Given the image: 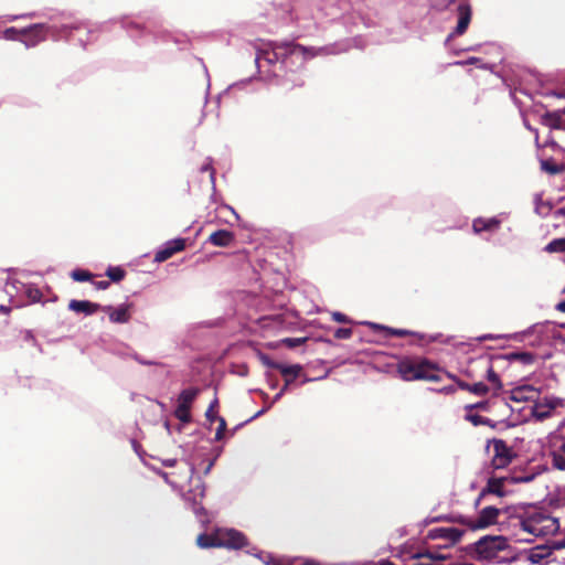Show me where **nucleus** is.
Here are the masks:
<instances>
[{
    "mask_svg": "<svg viewBox=\"0 0 565 565\" xmlns=\"http://www.w3.org/2000/svg\"><path fill=\"white\" fill-rule=\"evenodd\" d=\"M255 49L257 63L266 62L269 65H274L279 62L284 66L287 65V61L290 57H301L302 62H305L308 58L322 54L324 51L323 49L312 46L307 47L294 41H270L256 45Z\"/></svg>",
    "mask_w": 565,
    "mask_h": 565,
    "instance_id": "obj_1",
    "label": "nucleus"
},
{
    "mask_svg": "<svg viewBox=\"0 0 565 565\" xmlns=\"http://www.w3.org/2000/svg\"><path fill=\"white\" fill-rule=\"evenodd\" d=\"M514 526L520 527L524 536L519 541L531 542L534 537L547 536L559 530L558 520L544 511H534L515 518Z\"/></svg>",
    "mask_w": 565,
    "mask_h": 565,
    "instance_id": "obj_2",
    "label": "nucleus"
},
{
    "mask_svg": "<svg viewBox=\"0 0 565 565\" xmlns=\"http://www.w3.org/2000/svg\"><path fill=\"white\" fill-rule=\"evenodd\" d=\"M397 372L404 381L439 382L438 367L426 359H403L397 363Z\"/></svg>",
    "mask_w": 565,
    "mask_h": 565,
    "instance_id": "obj_3",
    "label": "nucleus"
},
{
    "mask_svg": "<svg viewBox=\"0 0 565 565\" xmlns=\"http://www.w3.org/2000/svg\"><path fill=\"white\" fill-rule=\"evenodd\" d=\"M508 547V540L502 535H486L470 544L466 551L476 561H492Z\"/></svg>",
    "mask_w": 565,
    "mask_h": 565,
    "instance_id": "obj_4",
    "label": "nucleus"
},
{
    "mask_svg": "<svg viewBox=\"0 0 565 565\" xmlns=\"http://www.w3.org/2000/svg\"><path fill=\"white\" fill-rule=\"evenodd\" d=\"M500 513V509L493 505H489L483 508L479 512L478 516L475 519L470 516L460 515L457 518L456 521L459 522L460 524L466 525L468 529L472 531L482 530L495 524L498 522Z\"/></svg>",
    "mask_w": 565,
    "mask_h": 565,
    "instance_id": "obj_5",
    "label": "nucleus"
},
{
    "mask_svg": "<svg viewBox=\"0 0 565 565\" xmlns=\"http://www.w3.org/2000/svg\"><path fill=\"white\" fill-rule=\"evenodd\" d=\"M201 388L199 387H189L180 392L178 395L177 402L178 405L173 412V415L177 419H179L183 424H189L192 422L191 408L192 404L200 395Z\"/></svg>",
    "mask_w": 565,
    "mask_h": 565,
    "instance_id": "obj_6",
    "label": "nucleus"
},
{
    "mask_svg": "<svg viewBox=\"0 0 565 565\" xmlns=\"http://www.w3.org/2000/svg\"><path fill=\"white\" fill-rule=\"evenodd\" d=\"M278 85L285 96L290 98H297L306 87V78L303 72L299 71H286L285 74L279 78Z\"/></svg>",
    "mask_w": 565,
    "mask_h": 565,
    "instance_id": "obj_7",
    "label": "nucleus"
},
{
    "mask_svg": "<svg viewBox=\"0 0 565 565\" xmlns=\"http://www.w3.org/2000/svg\"><path fill=\"white\" fill-rule=\"evenodd\" d=\"M493 456L491 467L494 470L507 468L515 458L516 454L503 439H493Z\"/></svg>",
    "mask_w": 565,
    "mask_h": 565,
    "instance_id": "obj_8",
    "label": "nucleus"
},
{
    "mask_svg": "<svg viewBox=\"0 0 565 565\" xmlns=\"http://www.w3.org/2000/svg\"><path fill=\"white\" fill-rule=\"evenodd\" d=\"M220 547L239 550L248 545L247 537L234 529L217 530Z\"/></svg>",
    "mask_w": 565,
    "mask_h": 565,
    "instance_id": "obj_9",
    "label": "nucleus"
},
{
    "mask_svg": "<svg viewBox=\"0 0 565 565\" xmlns=\"http://www.w3.org/2000/svg\"><path fill=\"white\" fill-rule=\"evenodd\" d=\"M49 28L43 23H35L22 29V42L26 47H34L45 41Z\"/></svg>",
    "mask_w": 565,
    "mask_h": 565,
    "instance_id": "obj_10",
    "label": "nucleus"
},
{
    "mask_svg": "<svg viewBox=\"0 0 565 565\" xmlns=\"http://www.w3.org/2000/svg\"><path fill=\"white\" fill-rule=\"evenodd\" d=\"M131 303H124L119 307L105 306L102 308L108 315L113 323H127L131 319Z\"/></svg>",
    "mask_w": 565,
    "mask_h": 565,
    "instance_id": "obj_11",
    "label": "nucleus"
},
{
    "mask_svg": "<svg viewBox=\"0 0 565 565\" xmlns=\"http://www.w3.org/2000/svg\"><path fill=\"white\" fill-rule=\"evenodd\" d=\"M457 13L458 22L454 32L451 33L452 36L462 35L467 31L472 17L471 6L469 3H460L457 8Z\"/></svg>",
    "mask_w": 565,
    "mask_h": 565,
    "instance_id": "obj_12",
    "label": "nucleus"
},
{
    "mask_svg": "<svg viewBox=\"0 0 565 565\" xmlns=\"http://www.w3.org/2000/svg\"><path fill=\"white\" fill-rule=\"evenodd\" d=\"M463 533L465 531L457 527H436L429 530L427 536L431 540L441 539L451 544H455L460 541Z\"/></svg>",
    "mask_w": 565,
    "mask_h": 565,
    "instance_id": "obj_13",
    "label": "nucleus"
},
{
    "mask_svg": "<svg viewBox=\"0 0 565 565\" xmlns=\"http://www.w3.org/2000/svg\"><path fill=\"white\" fill-rule=\"evenodd\" d=\"M185 248V239L177 238L169 241L161 249L154 255V260L162 263L171 258L175 253H179Z\"/></svg>",
    "mask_w": 565,
    "mask_h": 565,
    "instance_id": "obj_14",
    "label": "nucleus"
},
{
    "mask_svg": "<svg viewBox=\"0 0 565 565\" xmlns=\"http://www.w3.org/2000/svg\"><path fill=\"white\" fill-rule=\"evenodd\" d=\"M557 401L545 398L543 402H537L534 404L532 408V415L536 420L543 422L552 416L553 411L557 407Z\"/></svg>",
    "mask_w": 565,
    "mask_h": 565,
    "instance_id": "obj_15",
    "label": "nucleus"
},
{
    "mask_svg": "<svg viewBox=\"0 0 565 565\" xmlns=\"http://www.w3.org/2000/svg\"><path fill=\"white\" fill-rule=\"evenodd\" d=\"M260 360H262L264 365H266V366H268L270 369L278 370L281 373L282 376L292 375L294 377H298V375L302 371V366L299 365V364L284 365L281 363H278V362H275V361L270 360V358L268 355H265V354H263L260 356Z\"/></svg>",
    "mask_w": 565,
    "mask_h": 565,
    "instance_id": "obj_16",
    "label": "nucleus"
},
{
    "mask_svg": "<svg viewBox=\"0 0 565 565\" xmlns=\"http://www.w3.org/2000/svg\"><path fill=\"white\" fill-rule=\"evenodd\" d=\"M206 242L216 247H230L235 242V234L228 230H217L209 235Z\"/></svg>",
    "mask_w": 565,
    "mask_h": 565,
    "instance_id": "obj_17",
    "label": "nucleus"
},
{
    "mask_svg": "<svg viewBox=\"0 0 565 565\" xmlns=\"http://www.w3.org/2000/svg\"><path fill=\"white\" fill-rule=\"evenodd\" d=\"M507 480V477L489 478L486 488H483L479 494L478 502L487 494H495L498 497H503L505 493L503 487Z\"/></svg>",
    "mask_w": 565,
    "mask_h": 565,
    "instance_id": "obj_18",
    "label": "nucleus"
},
{
    "mask_svg": "<svg viewBox=\"0 0 565 565\" xmlns=\"http://www.w3.org/2000/svg\"><path fill=\"white\" fill-rule=\"evenodd\" d=\"M103 307L100 305L88 301V300H76L72 299L68 302V309L76 313H84L86 316H92L100 310Z\"/></svg>",
    "mask_w": 565,
    "mask_h": 565,
    "instance_id": "obj_19",
    "label": "nucleus"
},
{
    "mask_svg": "<svg viewBox=\"0 0 565 565\" xmlns=\"http://www.w3.org/2000/svg\"><path fill=\"white\" fill-rule=\"evenodd\" d=\"M447 375H448V377H450L451 380H454L457 383L459 388H461L463 391H468L475 395L483 396L489 392V387L482 382L469 384L467 382L459 380L455 375H451L450 373H447Z\"/></svg>",
    "mask_w": 565,
    "mask_h": 565,
    "instance_id": "obj_20",
    "label": "nucleus"
},
{
    "mask_svg": "<svg viewBox=\"0 0 565 565\" xmlns=\"http://www.w3.org/2000/svg\"><path fill=\"white\" fill-rule=\"evenodd\" d=\"M539 395V391L532 385H522L511 392V399L514 402H526Z\"/></svg>",
    "mask_w": 565,
    "mask_h": 565,
    "instance_id": "obj_21",
    "label": "nucleus"
},
{
    "mask_svg": "<svg viewBox=\"0 0 565 565\" xmlns=\"http://www.w3.org/2000/svg\"><path fill=\"white\" fill-rule=\"evenodd\" d=\"M552 550L546 545H539L531 548L527 553V561L532 564H541L545 558L550 557Z\"/></svg>",
    "mask_w": 565,
    "mask_h": 565,
    "instance_id": "obj_22",
    "label": "nucleus"
},
{
    "mask_svg": "<svg viewBox=\"0 0 565 565\" xmlns=\"http://www.w3.org/2000/svg\"><path fill=\"white\" fill-rule=\"evenodd\" d=\"M551 457L554 468L558 470H565V439L561 446L552 450Z\"/></svg>",
    "mask_w": 565,
    "mask_h": 565,
    "instance_id": "obj_23",
    "label": "nucleus"
},
{
    "mask_svg": "<svg viewBox=\"0 0 565 565\" xmlns=\"http://www.w3.org/2000/svg\"><path fill=\"white\" fill-rule=\"evenodd\" d=\"M196 544L201 548L220 547L217 531L214 534L202 533L196 537Z\"/></svg>",
    "mask_w": 565,
    "mask_h": 565,
    "instance_id": "obj_24",
    "label": "nucleus"
},
{
    "mask_svg": "<svg viewBox=\"0 0 565 565\" xmlns=\"http://www.w3.org/2000/svg\"><path fill=\"white\" fill-rule=\"evenodd\" d=\"M542 124L551 129H563L564 120L559 113H546L542 116Z\"/></svg>",
    "mask_w": 565,
    "mask_h": 565,
    "instance_id": "obj_25",
    "label": "nucleus"
},
{
    "mask_svg": "<svg viewBox=\"0 0 565 565\" xmlns=\"http://www.w3.org/2000/svg\"><path fill=\"white\" fill-rule=\"evenodd\" d=\"M367 324L374 330H381L382 332H384V334L386 337L404 338V337L412 334L411 331L405 330V329H393V328L384 327V326L373 323V322H369Z\"/></svg>",
    "mask_w": 565,
    "mask_h": 565,
    "instance_id": "obj_26",
    "label": "nucleus"
},
{
    "mask_svg": "<svg viewBox=\"0 0 565 565\" xmlns=\"http://www.w3.org/2000/svg\"><path fill=\"white\" fill-rule=\"evenodd\" d=\"M499 221L495 218L484 220V218H476L472 223V228L475 233H481L483 231H491L499 226Z\"/></svg>",
    "mask_w": 565,
    "mask_h": 565,
    "instance_id": "obj_27",
    "label": "nucleus"
},
{
    "mask_svg": "<svg viewBox=\"0 0 565 565\" xmlns=\"http://www.w3.org/2000/svg\"><path fill=\"white\" fill-rule=\"evenodd\" d=\"M465 419L467 422H470L473 426H490V427H494V424L492 423V420L488 417H483L481 415H478V414H472L471 412H467V414L465 415Z\"/></svg>",
    "mask_w": 565,
    "mask_h": 565,
    "instance_id": "obj_28",
    "label": "nucleus"
},
{
    "mask_svg": "<svg viewBox=\"0 0 565 565\" xmlns=\"http://www.w3.org/2000/svg\"><path fill=\"white\" fill-rule=\"evenodd\" d=\"M510 361H519L522 364H532L534 362V354L531 352H512L508 355Z\"/></svg>",
    "mask_w": 565,
    "mask_h": 565,
    "instance_id": "obj_29",
    "label": "nucleus"
},
{
    "mask_svg": "<svg viewBox=\"0 0 565 565\" xmlns=\"http://www.w3.org/2000/svg\"><path fill=\"white\" fill-rule=\"evenodd\" d=\"M415 559H429L430 563H441L447 557L440 553L435 552H425V553H417L413 556Z\"/></svg>",
    "mask_w": 565,
    "mask_h": 565,
    "instance_id": "obj_30",
    "label": "nucleus"
},
{
    "mask_svg": "<svg viewBox=\"0 0 565 565\" xmlns=\"http://www.w3.org/2000/svg\"><path fill=\"white\" fill-rule=\"evenodd\" d=\"M541 168L543 171L550 174H558L565 170V168L562 164H557L553 160H543L541 162Z\"/></svg>",
    "mask_w": 565,
    "mask_h": 565,
    "instance_id": "obj_31",
    "label": "nucleus"
},
{
    "mask_svg": "<svg viewBox=\"0 0 565 565\" xmlns=\"http://www.w3.org/2000/svg\"><path fill=\"white\" fill-rule=\"evenodd\" d=\"M547 253H564L565 252V237L555 238L551 241L544 248Z\"/></svg>",
    "mask_w": 565,
    "mask_h": 565,
    "instance_id": "obj_32",
    "label": "nucleus"
},
{
    "mask_svg": "<svg viewBox=\"0 0 565 565\" xmlns=\"http://www.w3.org/2000/svg\"><path fill=\"white\" fill-rule=\"evenodd\" d=\"M106 276L114 282H119L126 277V271L121 267H108Z\"/></svg>",
    "mask_w": 565,
    "mask_h": 565,
    "instance_id": "obj_33",
    "label": "nucleus"
},
{
    "mask_svg": "<svg viewBox=\"0 0 565 565\" xmlns=\"http://www.w3.org/2000/svg\"><path fill=\"white\" fill-rule=\"evenodd\" d=\"M71 277L75 280V281H89L93 279L94 275L88 271V270H85V269H74L72 273H71Z\"/></svg>",
    "mask_w": 565,
    "mask_h": 565,
    "instance_id": "obj_34",
    "label": "nucleus"
},
{
    "mask_svg": "<svg viewBox=\"0 0 565 565\" xmlns=\"http://www.w3.org/2000/svg\"><path fill=\"white\" fill-rule=\"evenodd\" d=\"M4 39L11 40V41H20L22 38V29L18 30L15 28H8L3 32Z\"/></svg>",
    "mask_w": 565,
    "mask_h": 565,
    "instance_id": "obj_35",
    "label": "nucleus"
},
{
    "mask_svg": "<svg viewBox=\"0 0 565 565\" xmlns=\"http://www.w3.org/2000/svg\"><path fill=\"white\" fill-rule=\"evenodd\" d=\"M218 406L217 398L210 404L209 408L205 412V417L210 423L215 422L220 416L216 415L215 408Z\"/></svg>",
    "mask_w": 565,
    "mask_h": 565,
    "instance_id": "obj_36",
    "label": "nucleus"
},
{
    "mask_svg": "<svg viewBox=\"0 0 565 565\" xmlns=\"http://www.w3.org/2000/svg\"><path fill=\"white\" fill-rule=\"evenodd\" d=\"M216 420L218 422V427L215 433V440L220 441L226 431V422L223 417H218Z\"/></svg>",
    "mask_w": 565,
    "mask_h": 565,
    "instance_id": "obj_37",
    "label": "nucleus"
},
{
    "mask_svg": "<svg viewBox=\"0 0 565 565\" xmlns=\"http://www.w3.org/2000/svg\"><path fill=\"white\" fill-rule=\"evenodd\" d=\"M487 377H488L489 382H491V383L494 385V387H495L497 390H501L502 384H501L500 377H499V375L493 371V369H492V367H489Z\"/></svg>",
    "mask_w": 565,
    "mask_h": 565,
    "instance_id": "obj_38",
    "label": "nucleus"
},
{
    "mask_svg": "<svg viewBox=\"0 0 565 565\" xmlns=\"http://www.w3.org/2000/svg\"><path fill=\"white\" fill-rule=\"evenodd\" d=\"M465 409L467 412H471L472 409H481V411H489V402L488 401H481L475 404H469L465 406Z\"/></svg>",
    "mask_w": 565,
    "mask_h": 565,
    "instance_id": "obj_39",
    "label": "nucleus"
},
{
    "mask_svg": "<svg viewBox=\"0 0 565 565\" xmlns=\"http://www.w3.org/2000/svg\"><path fill=\"white\" fill-rule=\"evenodd\" d=\"M333 335L335 339H349L352 335V329L351 328H338L334 331Z\"/></svg>",
    "mask_w": 565,
    "mask_h": 565,
    "instance_id": "obj_40",
    "label": "nucleus"
},
{
    "mask_svg": "<svg viewBox=\"0 0 565 565\" xmlns=\"http://www.w3.org/2000/svg\"><path fill=\"white\" fill-rule=\"evenodd\" d=\"M305 341H306L305 338H287L282 342L288 348H297V347L301 345Z\"/></svg>",
    "mask_w": 565,
    "mask_h": 565,
    "instance_id": "obj_41",
    "label": "nucleus"
},
{
    "mask_svg": "<svg viewBox=\"0 0 565 565\" xmlns=\"http://www.w3.org/2000/svg\"><path fill=\"white\" fill-rule=\"evenodd\" d=\"M332 319L337 322H340V323H349L351 322V320L349 319L348 316H345L344 313L342 312H333L332 313Z\"/></svg>",
    "mask_w": 565,
    "mask_h": 565,
    "instance_id": "obj_42",
    "label": "nucleus"
},
{
    "mask_svg": "<svg viewBox=\"0 0 565 565\" xmlns=\"http://www.w3.org/2000/svg\"><path fill=\"white\" fill-rule=\"evenodd\" d=\"M201 172H210V178H211V181L213 182L214 181V169L213 167L211 166V162H206L204 163L202 167H201Z\"/></svg>",
    "mask_w": 565,
    "mask_h": 565,
    "instance_id": "obj_43",
    "label": "nucleus"
},
{
    "mask_svg": "<svg viewBox=\"0 0 565 565\" xmlns=\"http://www.w3.org/2000/svg\"><path fill=\"white\" fill-rule=\"evenodd\" d=\"M96 289L105 290L110 286V282L108 280H99L93 282Z\"/></svg>",
    "mask_w": 565,
    "mask_h": 565,
    "instance_id": "obj_44",
    "label": "nucleus"
},
{
    "mask_svg": "<svg viewBox=\"0 0 565 565\" xmlns=\"http://www.w3.org/2000/svg\"><path fill=\"white\" fill-rule=\"evenodd\" d=\"M288 386H286V384L282 386V388L280 390L279 393L276 394L274 401H278L284 394L285 392L287 391Z\"/></svg>",
    "mask_w": 565,
    "mask_h": 565,
    "instance_id": "obj_45",
    "label": "nucleus"
},
{
    "mask_svg": "<svg viewBox=\"0 0 565 565\" xmlns=\"http://www.w3.org/2000/svg\"><path fill=\"white\" fill-rule=\"evenodd\" d=\"M175 463H177V459H167V460L163 461V465L166 467H174Z\"/></svg>",
    "mask_w": 565,
    "mask_h": 565,
    "instance_id": "obj_46",
    "label": "nucleus"
},
{
    "mask_svg": "<svg viewBox=\"0 0 565 565\" xmlns=\"http://www.w3.org/2000/svg\"><path fill=\"white\" fill-rule=\"evenodd\" d=\"M375 565H395V564L393 562H391L390 559H381L377 563H375Z\"/></svg>",
    "mask_w": 565,
    "mask_h": 565,
    "instance_id": "obj_47",
    "label": "nucleus"
},
{
    "mask_svg": "<svg viewBox=\"0 0 565 565\" xmlns=\"http://www.w3.org/2000/svg\"><path fill=\"white\" fill-rule=\"evenodd\" d=\"M556 309L561 312H565V300L556 305Z\"/></svg>",
    "mask_w": 565,
    "mask_h": 565,
    "instance_id": "obj_48",
    "label": "nucleus"
},
{
    "mask_svg": "<svg viewBox=\"0 0 565 565\" xmlns=\"http://www.w3.org/2000/svg\"><path fill=\"white\" fill-rule=\"evenodd\" d=\"M284 377H285L286 386H289L294 382V380L296 379L292 375H287V376H284Z\"/></svg>",
    "mask_w": 565,
    "mask_h": 565,
    "instance_id": "obj_49",
    "label": "nucleus"
},
{
    "mask_svg": "<svg viewBox=\"0 0 565 565\" xmlns=\"http://www.w3.org/2000/svg\"><path fill=\"white\" fill-rule=\"evenodd\" d=\"M456 388L454 386H446L441 390V392H445L447 394L455 393Z\"/></svg>",
    "mask_w": 565,
    "mask_h": 565,
    "instance_id": "obj_50",
    "label": "nucleus"
},
{
    "mask_svg": "<svg viewBox=\"0 0 565 565\" xmlns=\"http://www.w3.org/2000/svg\"><path fill=\"white\" fill-rule=\"evenodd\" d=\"M443 565H473V564H471V563H448V564L443 563Z\"/></svg>",
    "mask_w": 565,
    "mask_h": 565,
    "instance_id": "obj_51",
    "label": "nucleus"
},
{
    "mask_svg": "<svg viewBox=\"0 0 565 565\" xmlns=\"http://www.w3.org/2000/svg\"><path fill=\"white\" fill-rule=\"evenodd\" d=\"M0 310H1L3 313H9L11 309H10L9 307L1 306V307H0Z\"/></svg>",
    "mask_w": 565,
    "mask_h": 565,
    "instance_id": "obj_52",
    "label": "nucleus"
},
{
    "mask_svg": "<svg viewBox=\"0 0 565 565\" xmlns=\"http://www.w3.org/2000/svg\"><path fill=\"white\" fill-rule=\"evenodd\" d=\"M302 565H319V564L313 561H306Z\"/></svg>",
    "mask_w": 565,
    "mask_h": 565,
    "instance_id": "obj_53",
    "label": "nucleus"
},
{
    "mask_svg": "<svg viewBox=\"0 0 565 565\" xmlns=\"http://www.w3.org/2000/svg\"><path fill=\"white\" fill-rule=\"evenodd\" d=\"M479 339H480V340H488V339H492V337H491V335H483V337H481V338H479Z\"/></svg>",
    "mask_w": 565,
    "mask_h": 565,
    "instance_id": "obj_54",
    "label": "nucleus"
},
{
    "mask_svg": "<svg viewBox=\"0 0 565 565\" xmlns=\"http://www.w3.org/2000/svg\"><path fill=\"white\" fill-rule=\"evenodd\" d=\"M529 480V478H515V481H525Z\"/></svg>",
    "mask_w": 565,
    "mask_h": 565,
    "instance_id": "obj_55",
    "label": "nucleus"
},
{
    "mask_svg": "<svg viewBox=\"0 0 565 565\" xmlns=\"http://www.w3.org/2000/svg\"><path fill=\"white\" fill-rule=\"evenodd\" d=\"M559 97H565V89H563L559 94H558Z\"/></svg>",
    "mask_w": 565,
    "mask_h": 565,
    "instance_id": "obj_56",
    "label": "nucleus"
},
{
    "mask_svg": "<svg viewBox=\"0 0 565 565\" xmlns=\"http://www.w3.org/2000/svg\"><path fill=\"white\" fill-rule=\"evenodd\" d=\"M559 213L563 214L565 216V207L559 210Z\"/></svg>",
    "mask_w": 565,
    "mask_h": 565,
    "instance_id": "obj_57",
    "label": "nucleus"
},
{
    "mask_svg": "<svg viewBox=\"0 0 565 565\" xmlns=\"http://www.w3.org/2000/svg\"><path fill=\"white\" fill-rule=\"evenodd\" d=\"M141 364H149L148 362H145V361H141V360H138Z\"/></svg>",
    "mask_w": 565,
    "mask_h": 565,
    "instance_id": "obj_58",
    "label": "nucleus"
},
{
    "mask_svg": "<svg viewBox=\"0 0 565 565\" xmlns=\"http://www.w3.org/2000/svg\"><path fill=\"white\" fill-rule=\"evenodd\" d=\"M292 19H294L295 21H298V20H299V18H298L297 15H296V17H292Z\"/></svg>",
    "mask_w": 565,
    "mask_h": 565,
    "instance_id": "obj_59",
    "label": "nucleus"
},
{
    "mask_svg": "<svg viewBox=\"0 0 565 565\" xmlns=\"http://www.w3.org/2000/svg\"><path fill=\"white\" fill-rule=\"evenodd\" d=\"M561 113L565 115V107L561 110Z\"/></svg>",
    "mask_w": 565,
    "mask_h": 565,
    "instance_id": "obj_60",
    "label": "nucleus"
},
{
    "mask_svg": "<svg viewBox=\"0 0 565 565\" xmlns=\"http://www.w3.org/2000/svg\"><path fill=\"white\" fill-rule=\"evenodd\" d=\"M563 294H565V286H564V289H563Z\"/></svg>",
    "mask_w": 565,
    "mask_h": 565,
    "instance_id": "obj_61",
    "label": "nucleus"
}]
</instances>
